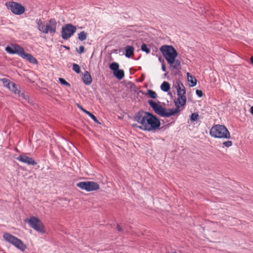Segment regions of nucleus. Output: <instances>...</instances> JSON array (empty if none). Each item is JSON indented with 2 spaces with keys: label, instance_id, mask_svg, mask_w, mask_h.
Listing matches in <instances>:
<instances>
[{
  "label": "nucleus",
  "instance_id": "9",
  "mask_svg": "<svg viewBox=\"0 0 253 253\" xmlns=\"http://www.w3.org/2000/svg\"><path fill=\"white\" fill-rule=\"evenodd\" d=\"M6 6L11 12L16 15H21L25 12V8L21 4L14 1L6 3Z\"/></svg>",
  "mask_w": 253,
  "mask_h": 253
},
{
  "label": "nucleus",
  "instance_id": "42",
  "mask_svg": "<svg viewBox=\"0 0 253 253\" xmlns=\"http://www.w3.org/2000/svg\"><path fill=\"white\" fill-rule=\"evenodd\" d=\"M65 47L66 48H67V49H69V47H66V46H65Z\"/></svg>",
  "mask_w": 253,
  "mask_h": 253
},
{
  "label": "nucleus",
  "instance_id": "5",
  "mask_svg": "<svg viewBox=\"0 0 253 253\" xmlns=\"http://www.w3.org/2000/svg\"><path fill=\"white\" fill-rule=\"evenodd\" d=\"M2 81L6 86L11 91L14 92L18 97H20L22 99L27 100L28 96L26 95L24 93L21 92L20 90V87L15 83L11 82L6 79H2Z\"/></svg>",
  "mask_w": 253,
  "mask_h": 253
},
{
  "label": "nucleus",
  "instance_id": "26",
  "mask_svg": "<svg viewBox=\"0 0 253 253\" xmlns=\"http://www.w3.org/2000/svg\"><path fill=\"white\" fill-rule=\"evenodd\" d=\"M147 94L150 97L153 99H155L157 97V93L152 90H148Z\"/></svg>",
  "mask_w": 253,
  "mask_h": 253
},
{
  "label": "nucleus",
  "instance_id": "12",
  "mask_svg": "<svg viewBox=\"0 0 253 253\" xmlns=\"http://www.w3.org/2000/svg\"><path fill=\"white\" fill-rule=\"evenodd\" d=\"M148 103L156 113L163 117L165 108L152 100H149Z\"/></svg>",
  "mask_w": 253,
  "mask_h": 253
},
{
  "label": "nucleus",
  "instance_id": "22",
  "mask_svg": "<svg viewBox=\"0 0 253 253\" xmlns=\"http://www.w3.org/2000/svg\"><path fill=\"white\" fill-rule=\"evenodd\" d=\"M161 89L165 92L168 91L170 89V85L168 82H164L161 85Z\"/></svg>",
  "mask_w": 253,
  "mask_h": 253
},
{
  "label": "nucleus",
  "instance_id": "39",
  "mask_svg": "<svg viewBox=\"0 0 253 253\" xmlns=\"http://www.w3.org/2000/svg\"><path fill=\"white\" fill-rule=\"evenodd\" d=\"M78 106L79 107V109H80L82 111H83V110H84V108H83L81 105H78Z\"/></svg>",
  "mask_w": 253,
  "mask_h": 253
},
{
  "label": "nucleus",
  "instance_id": "28",
  "mask_svg": "<svg viewBox=\"0 0 253 253\" xmlns=\"http://www.w3.org/2000/svg\"><path fill=\"white\" fill-rule=\"evenodd\" d=\"M141 49L143 51L145 52L147 54L149 53L150 51V49L147 47V45L145 43H143L142 44Z\"/></svg>",
  "mask_w": 253,
  "mask_h": 253
},
{
  "label": "nucleus",
  "instance_id": "13",
  "mask_svg": "<svg viewBox=\"0 0 253 253\" xmlns=\"http://www.w3.org/2000/svg\"><path fill=\"white\" fill-rule=\"evenodd\" d=\"M16 159L28 165L35 166L37 164L36 161L32 158L29 157L25 155H20L16 158Z\"/></svg>",
  "mask_w": 253,
  "mask_h": 253
},
{
  "label": "nucleus",
  "instance_id": "24",
  "mask_svg": "<svg viewBox=\"0 0 253 253\" xmlns=\"http://www.w3.org/2000/svg\"><path fill=\"white\" fill-rule=\"evenodd\" d=\"M109 68L113 71V72H115L119 69V65L117 62H113L110 65Z\"/></svg>",
  "mask_w": 253,
  "mask_h": 253
},
{
  "label": "nucleus",
  "instance_id": "36",
  "mask_svg": "<svg viewBox=\"0 0 253 253\" xmlns=\"http://www.w3.org/2000/svg\"><path fill=\"white\" fill-rule=\"evenodd\" d=\"M117 229H118V231H119V232L123 231L122 228L120 227V226L119 225H117Z\"/></svg>",
  "mask_w": 253,
  "mask_h": 253
},
{
  "label": "nucleus",
  "instance_id": "4",
  "mask_svg": "<svg viewBox=\"0 0 253 253\" xmlns=\"http://www.w3.org/2000/svg\"><path fill=\"white\" fill-rule=\"evenodd\" d=\"M3 238L5 241L12 245L17 249L24 252L26 249V245L19 239L10 233L5 232L3 234Z\"/></svg>",
  "mask_w": 253,
  "mask_h": 253
},
{
  "label": "nucleus",
  "instance_id": "37",
  "mask_svg": "<svg viewBox=\"0 0 253 253\" xmlns=\"http://www.w3.org/2000/svg\"><path fill=\"white\" fill-rule=\"evenodd\" d=\"M159 61L162 63V64H164V60L161 58V57H159Z\"/></svg>",
  "mask_w": 253,
  "mask_h": 253
},
{
  "label": "nucleus",
  "instance_id": "2",
  "mask_svg": "<svg viewBox=\"0 0 253 253\" xmlns=\"http://www.w3.org/2000/svg\"><path fill=\"white\" fill-rule=\"evenodd\" d=\"M160 50L170 66L176 70L181 68L179 60L176 59L178 53L175 49L171 45H164L161 46Z\"/></svg>",
  "mask_w": 253,
  "mask_h": 253
},
{
  "label": "nucleus",
  "instance_id": "30",
  "mask_svg": "<svg viewBox=\"0 0 253 253\" xmlns=\"http://www.w3.org/2000/svg\"><path fill=\"white\" fill-rule=\"evenodd\" d=\"M233 144L232 141L228 140L223 142L222 145L225 147H231Z\"/></svg>",
  "mask_w": 253,
  "mask_h": 253
},
{
  "label": "nucleus",
  "instance_id": "16",
  "mask_svg": "<svg viewBox=\"0 0 253 253\" xmlns=\"http://www.w3.org/2000/svg\"><path fill=\"white\" fill-rule=\"evenodd\" d=\"M182 109H178L176 108L174 109H169L168 110H166L165 109L163 117H169L171 116L174 115L175 114L178 113Z\"/></svg>",
  "mask_w": 253,
  "mask_h": 253
},
{
  "label": "nucleus",
  "instance_id": "33",
  "mask_svg": "<svg viewBox=\"0 0 253 253\" xmlns=\"http://www.w3.org/2000/svg\"><path fill=\"white\" fill-rule=\"evenodd\" d=\"M196 94L198 96L200 97H201L203 96V92L201 90L197 89L196 90Z\"/></svg>",
  "mask_w": 253,
  "mask_h": 253
},
{
  "label": "nucleus",
  "instance_id": "20",
  "mask_svg": "<svg viewBox=\"0 0 253 253\" xmlns=\"http://www.w3.org/2000/svg\"><path fill=\"white\" fill-rule=\"evenodd\" d=\"M113 74L115 77L119 80L122 79L125 76L124 71L123 70H120L119 69L115 72H113Z\"/></svg>",
  "mask_w": 253,
  "mask_h": 253
},
{
  "label": "nucleus",
  "instance_id": "41",
  "mask_svg": "<svg viewBox=\"0 0 253 253\" xmlns=\"http://www.w3.org/2000/svg\"><path fill=\"white\" fill-rule=\"evenodd\" d=\"M251 63L253 65V56H252L251 58Z\"/></svg>",
  "mask_w": 253,
  "mask_h": 253
},
{
  "label": "nucleus",
  "instance_id": "3",
  "mask_svg": "<svg viewBox=\"0 0 253 253\" xmlns=\"http://www.w3.org/2000/svg\"><path fill=\"white\" fill-rule=\"evenodd\" d=\"M211 136L216 138L229 139L231 137L230 133L227 128L222 125H215L213 126L210 130Z\"/></svg>",
  "mask_w": 253,
  "mask_h": 253
},
{
  "label": "nucleus",
  "instance_id": "23",
  "mask_svg": "<svg viewBox=\"0 0 253 253\" xmlns=\"http://www.w3.org/2000/svg\"><path fill=\"white\" fill-rule=\"evenodd\" d=\"M36 23L38 30L43 33L44 24L42 23V20L41 19H37Z\"/></svg>",
  "mask_w": 253,
  "mask_h": 253
},
{
  "label": "nucleus",
  "instance_id": "8",
  "mask_svg": "<svg viewBox=\"0 0 253 253\" xmlns=\"http://www.w3.org/2000/svg\"><path fill=\"white\" fill-rule=\"evenodd\" d=\"M77 30L76 27L71 24H65L62 28L61 37L63 39L67 40L71 37Z\"/></svg>",
  "mask_w": 253,
  "mask_h": 253
},
{
  "label": "nucleus",
  "instance_id": "6",
  "mask_svg": "<svg viewBox=\"0 0 253 253\" xmlns=\"http://www.w3.org/2000/svg\"><path fill=\"white\" fill-rule=\"evenodd\" d=\"M31 227L40 233L45 232L44 227L42 222L35 216H31L30 218L25 220Z\"/></svg>",
  "mask_w": 253,
  "mask_h": 253
},
{
  "label": "nucleus",
  "instance_id": "35",
  "mask_svg": "<svg viewBox=\"0 0 253 253\" xmlns=\"http://www.w3.org/2000/svg\"><path fill=\"white\" fill-rule=\"evenodd\" d=\"M162 69L164 72L166 71V67L165 63L162 64Z\"/></svg>",
  "mask_w": 253,
  "mask_h": 253
},
{
  "label": "nucleus",
  "instance_id": "40",
  "mask_svg": "<svg viewBox=\"0 0 253 253\" xmlns=\"http://www.w3.org/2000/svg\"><path fill=\"white\" fill-rule=\"evenodd\" d=\"M251 113L253 115V106L251 107Z\"/></svg>",
  "mask_w": 253,
  "mask_h": 253
},
{
  "label": "nucleus",
  "instance_id": "11",
  "mask_svg": "<svg viewBox=\"0 0 253 253\" xmlns=\"http://www.w3.org/2000/svg\"><path fill=\"white\" fill-rule=\"evenodd\" d=\"M5 50L9 53L17 54L20 56L24 51V48L17 44H14L6 46Z\"/></svg>",
  "mask_w": 253,
  "mask_h": 253
},
{
  "label": "nucleus",
  "instance_id": "38",
  "mask_svg": "<svg viewBox=\"0 0 253 253\" xmlns=\"http://www.w3.org/2000/svg\"><path fill=\"white\" fill-rule=\"evenodd\" d=\"M83 112L85 113L86 114H87V115H88V114L90 113L89 111L86 110L85 109H84V110H83L82 111Z\"/></svg>",
  "mask_w": 253,
  "mask_h": 253
},
{
  "label": "nucleus",
  "instance_id": "7",
  "mask_svg": "<svg viewBox=\"0 0 253 253\" xmlns=\"http://www.w3.org/2000/svg\"><path fill=\"white\" fill-rule=\"evenodd\" d=\"M77 186L87 192L97 190L100 188L97 182L92 181L80 182L77 184Z\"/></svg>",
  "mask_w": 253,
  "mask_h": 253
},
{
  "label": "nucleus",
  "instance_id": "19",
  "mask_svg": "<svg viewBox=\"0 0 253 253\" xmlns=\"http://www.w3.org/2000/svg\"><path fill=\"white\" fill-rule=\"evenodd\" d=\"M177 96H186L185 94V89L184 86L182 84H180L178 83V86H177Z\"/></svg>",
  "mask_w": 253,
  "mask_h": 253
},
{
  "label": "nucleus",
  "instance_id": "17",
  "mask_svg": "<svg viewBox=\"0 0 253 253\" xmlns=\"http://www.w3.org/2000/svg\"><path fill=\"white\" fill-rule=\"evenodd\" d=\"M83 81L84 83L86 85H89L92 82V78L88 71H85L84 74Z\"/></svg>",
  "mask_w": 253,
  "mask_h": 253
},
{
  "label": "nucleus",
  "instance_id": "10",
  "mask_svg": "<svg viewBox=\"0 0 253 253\" xmlns=\"http://www.w3.org/2000/svg\"><path fill=\"white\" fill-rule=\"evenodd\" d=\"M57 22L55 19H50L44 26L43 33L53 34L56 32Z\"/></svg>",
  "mask_w": 253,
  "mask_h": 253
},
{
  "label": "nucleus",
  "instance_id": "29",
  "mask_svg": "<svg viewBox=\"0 0 253 253\" xmlns=\"http://www.w3.org/2000/svg\"><path fill=\"white\" fill-rule=\"evenodd\" d=\"M199 117V115L197 113H192L190 116V120L192 121H196Z\"/></svg>",
  "mask_w": 253,
  "mask_h": 253
},
{
  "label": "nucleus",
  "instance_id": "27",
  "mask_svg": "<svg viewBox=\"0 0 253 253\" xmlns=\"http://www.w3.org/2000/svg\"><path fill=\"white\" fill-rule=\"evenodd\" d=\"M73 70L78 74L81 72L80 67L79 65L75 63H74L73 64Z\"/></svg>",
  "mask_w": 253,
  "mask_h": 253
},
{
  "label": "nucleus",
  "instance_id": "32",
  "mask_svg": "<svg viewBox=\"0 0 253 253\" xmlns=\"http://www.w3.org/2000/svg\"><path fill=\"white\" fill-rule=\"evenodd\" d=\"M88 116H89L94 121V122H95V123H96L97 124H100L99 121H98V120L96 118V117L94 115H93L92 113H91L90 112L88 114Z\"/></svg>",
  "mask_w": 253,
  "mask_h": 253
},
{
  "label": "nucleus",
  "instance_id": "25",
  "mask_svg": "<svg viewBox=\"0 0 253 253\" xmlns=\"http://www.w3.org/2000/svg\"><path fill=\"white\" fill-rule=\"evenodd\" d=\"M86 37L87 34L84 31L81 32L78 34V39L81 41H84Z\"/></svg>",
  "mask_w": 253,
  "mask_h": 253
},
{
  "label": "nucleus",
  "instance_id": "15",
  "mask_svg": "<svg viewBox=\"0 0 253 253\" xmlns=\"http://www.w3.org/2000/svg\"><path fill=\"white\" fill-rule=\"evenodd\" d=\"M174 105L176 108L180 109L181 107L184 106L186 102V96H179L174 101Z\"/></svg>",
  "mask_w": 253,
  "mask_h": 253
},
{
  "label": "nucleus",
  "instance_id": "14",
  "mask_svg": "<svg viewBox=\"0 0 253 253\" xmlns=\"http://www.w3.org/2000/svg\"><path fill=\"white\" fill-rule=\"evenodd\" d=\"M20 57L28 61L31 63L34 64H37L38 63L37 59L32 55L26 53L24 50L22 52Z\"/></svg>",
  "mask_w": 253,
  "mask_h": 253
},
{
  "label": "nucleus",
  "instance_id": "21",
  "mask_svg": "<svg viewBox=\"0 0 253 253\" xmlns=\"http://www.w3.org/2000/svg\"><path fill=\"white\" fill-rule=\"evenodd\" d=\"M187 76L188 82H189L191 84V86H194L196 85L197 80L192 75L189 73H187Z\"/></svg>",
  "mask_w": 253,
  "mask_h": 253
},
{
  "label": "nucleus",
  "instance_id": "31",
  "mask_svg": "<svg viewBox=\"0 0 253 253\" xmlns=\"http://www.w3.org/2000/svg\"><path fill=\"white\" fill-rule=\"evenodd\" d=\"M59 81L60 82V83L63 84V85H65L67 86H70V84L69 83H68L67 82H66L64 79L63 78H59Z\"/></svg>",
  "mask_w": 253,
  "mask_h": 253
},
{
  "label": "nucleus",
  "instance_id": "34",
  "mask_svg": "<svg viewBox=\"0 0 253 253\" xmlns=\"http://www.w3.org/2000/svg\"><path fill=\"white\" fill-rule=\"evenodd\" d=\"M84 51V46H80L79 47V49L78 50H77V51L79 53V54H82V53H83Z\"/></svg>",
  "mask_w": 253,
  "mask_h": 253
},
{
  "label": "nucleus",
  "instance_id": "18",
  "mask_svg": "<svg viewBox=\"0 0 253 253\" xmlns=\"http://www.w3.org/2000/svg\"><path fill=\"white\" fill-rule=\"evenodd\" d=\"M134 48L130 45H127L125 48V56L127 58H130L134 54Z\"/></svg>",
  "mask_w": 253,
  "mask_h": 253
},
{
  "label": "nucleus",
  "instance_id": "1",
  "mask_svg": "<svg viewBox=\"0 0 253 253\" xmlns=\"http://www.w3.org/2000/svg\"><path fill=\"white\" fill-rule=\"evenodd\" d=\"M134 120L140 124L137 127L143 130H156L161 125L159 120L156 117L147 112H138L134 117Z\"/></svg>",
  "mask_w": 253,
  "mask_h": 253
}]
</instances>
